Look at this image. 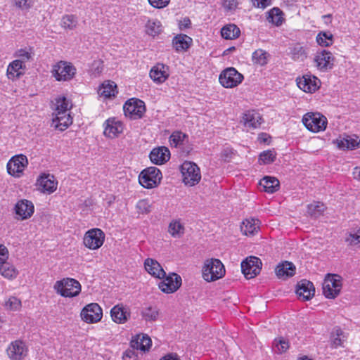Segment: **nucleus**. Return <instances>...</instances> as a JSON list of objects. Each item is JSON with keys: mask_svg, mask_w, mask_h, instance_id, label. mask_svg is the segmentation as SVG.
Returning a JSON list of instances; mask_svg holds the SVG:
<instances>
[{"mask_svg": "<svg viewBox=\"0 0 360 360\" xmlns=\"http://www.w3.org/2000/svg\"><path fill=\"white\" fill-rule=\"evenodd\" d=\"M225 268L222 262L219 259H207L202 267V277L207 281H214L225 275Z\"/></svg>", "mask_w": 360, "mask_h": 360, "instance_id": "f257e3e1", "label": "nucleus"}, {"mask_svg": "<svg viewBox=\"0 0 360 360\" xmlns=\"http://www.w3.org/2000/svg\"><path fill=\"white\" fill-rule=\"evenodd\" d=\"M53 288L57 293L65 297H75L81 291L80 283L77 280L70 278L56 281Z\"/></svg>", "mask_w": 360, "mask_h": 360, "instance_id": "f03ea898", "label": "nucleus"}, {"mask_svg": "<svg viewBox=\"0 0 360 360\" xmlns=\"http://www.w3.org/2000/svg\"><path fill=\"white\" fill-rule=\"evenodd\" d=\"M306 128L312 132L324 131L327 126V119L319 112H309L306 113L302 120Z\"/></svg>", "mask_w": 360, "mask_h": 360, "instance_id": "7ed1b4c3", "label": "nucleus"}, {"mask_svg": "<svg viewBox=\"0 0 360 360\" xmlns=\"http://www.w3.org/2000/svg\"><path fill=\"white\" fill-rule=\"evenodd\" d=\"M183 182L189 186L199 183L201 179L200 168L194 162L185 161L181 166Z\"/></svg>", "mask_w": 360, "mask_h": 360, "instance_id": "20e7f679", "label": "nucleus"}, {"mask_svg": "<svg viewBox=\"0 0 360 360\" xmlns=\"http://www.w3.org/2000/svg\"><path fill=\"white\" fill-rule=\"evenodd\" d=\"M162 173L155 167H150L143 169L139 176V184L146 188H153L160 184Z\"/></svg>", "mask_w": 360, "mask_h": 360, "instance_id": "39448f33", "label": "nucleus"}, {"mask_svg": "<svg viewBox=\"0 0 360 360\" xmlns=\"http://www.w3.org/2000/svg\"><path fill=\"white\" fill-rule=\"evenodd\" d=\"M53 76L57 81H70L76 74V68L69 62L60 60L53 67Z\"/></svg>", "mask_w": 360, "mask_h": 360, "instance_id": "423d86ee", "label": "nucleus"}, {"mask_svg": "<svg viewBox=\"0 0 360 360\" xmlns=\"http://www.w3.org/2000/svg\"><path fill=\"white\" fill-rule=\"evenodd\" d=\"M341 277L338 275L328 274L323 283V293L326 298L333 299L340 292Z\"/></svg>", "mask_w": 360, "mask_h": 360, "instance_id": "0eeeda50", "label": "nucleus"}, {"mask_svg": "<svg viewBox=\"0 0 360 360\" xmlns=\"http://www.w3.org/2000/svg\"><path fill=\"white\" fill-rule=\"evenodd\" d=\"M124 115L133 120L140 119L146 112L143 101L138 98H130L124 105Z\"/></svg>", "mask_w": 360, "mask_h": 360, "instance_id": "6e6552de", "label": "nucleus"}, {"mask_svg": "<svg viewBox=\"0 0 360 360\" xmlns=\"http://www.w3.org/2000/svg\"><path fill=\"white\" fill-rule=\"evenodd\" d=\"M243 76L234 68H228L223 70L219 77L220 84L225 88H233L242 82Z\"/></svg>", "mask_w": 360, "mask_h": 360, "instance_id": "1a4fd4ad", "label": "nucleus"}, {"mask_svg": "<svg viewBox=\"0 0 360 360\" xmlns=\"http://www.w3.org/2000/svg\"><path fill=\"white\" fill-rule=\"evenodd\" d=\"M105 240V233L98 228L87 231L84 236L83 243L90 250H97L102 246Z\"/></svg>", "mask_w": 360, "mask_h": 360, "instance_id": "9d476101", "label": "nucleus"}, {"mask_svg": "<svg viewBox=\"0 0 360 360\" xmlns=\"http://www.w3.org/2000/svg\"><path fill=\"white\" fill-rule=\"evenodd\" d=\"M27 165L28 160L25 155H15L7 163L8 173L13 176L20 177Z\"/></svg>", "mask_w": 360, "mask_h": 360, "instance_id": "9b49d317", "label": "nucleus"}, {"mask_svg": "<svg viewBox=\"0 0 360 360\" xmlns=\"http://www.w3.org/2000/svg\"><path fill=\"white\" fill-rule=\"evenodd\" d=\"M261 260L256 257L250 256L241 262V270L247 279H250L259 274Z\"/></svg>", "mask_w": 360, "mask_h": 360, "instance_id": "f8f14e48", "label": "nucleus"}, {"mask_svg": "<svg viewBox=\"0 0 360 360\" xmlns=\"http://www.w3.org/2000/svg\"><path fill=\"white\" fill-rule=\"evenodd\" d=\"M158 284L159 288L165 293H172L176 291L181 285V278L176 273H171L165 278Z\"/></svg>", "mask_w": 360, "mask_h": 360, "instance_id": "ddd939ff", "label": "nucleus"}, {"mask_svg": "<svg viewBox=\"0 0 360 360\" xmlns=\"http://www.w3.org/2000/svg\"><path fill=\"white\" fill-rule=\"evenodd\" d=\"M102 316V309L97 303L87 304L81 311L82 319L89 323L98 322Z\"/></svg>", "mask_w": 360, "mask_h": 360, "instance_id": "4468645a", "label": "nucleus"}, {"mask_svg": "<svg viewBox=\"0 0 360 360\" xmlns=\"http://www.w3.org/2000/svg\"><path fill=\"white\" fill-rule=\"evenodd\" d=\"M334 57L333 54L326 50L317 52L314 61L316 67L321 71L326 72L332 69L334 65Z\"/></svg>", "mask_w": 360, "mask_h": 360, "instance_id": "2eb2a0df", "label": "nucleus"}, {"mask_svg": "<svg viewBox=\"0 0 360 360\" xmlns=\"http://www.w3.org/2000/svg\"><path fill=\"white\" fill-rule=\"evenodd\" d=\"M320 79L315 76L304 75L297 79V86L304 92L313 93L320 86Z\"/></svg>", "mask_w": 360, "mask_h": 360, "instance_id": "dca6fc26", "label": "nucleus"}, {"mask_svg": "<svg viewBox=\"0 0 360 360\" xmlns=\"http://www.w3.org/2000/svg\"><path fill=\"white\" fill-rule=\"evenodd\" d=\"M15 212L18 219L25 220L30 218L34 211L33 203L28 200H20L15 205Z\"/></svg>", "mask_w": 360, "mask_h": 360, "instance_id": "f3484780", "label": "nucleus"}, {"mask_svg": "<svg viewBox=\"0 0 360 360\" xmlns=\"http://www.w3.org/2000/svg\"><path fill=\"white\" fill-rule=\"evenodd\" d=\"M27 352L25 344L21 340L12 342L7 349V354L12 360H21L24 359Z\"/></svg>", "mask_w": 360, "mask_h": 360, "instance_id": "a211bd4d", "label": "nucleus"}, {"mask_svg": "<svg viewBox=\"0 0 360 360\" xmlns=\"http://www.w3.org/2000/svg\"><path fill=\"white\" fill-rule=\"evenodd\" d=\"M296 293L299 298L303 300H310L315 293V288L312 282L307 280H302L297 284Z\"/></svg>", "mask_w": 360, "mask_h": 360, "instance_id": "6ab92c4d", "label": "nucleus"}, {"mask_svg": "<svg viewBox=\"0 0 360 360\" xmlns=\"http://www.w3.org/2000/svg\"><path fill=\"white\" fill-rule=\"evenodd\" d=\"M123 131L122 124L115 117L108 119L104 123L103 134L108 138H115Z\"/></svg>", "mask_w": 360, "mask_h": 360, "instance_id": "aec40b11", "label": "nucleus"}, {"mask_svg": "<svg viewBox=\"0 0 360 360\" xmlns=\"http://www.w3.org/2000/svg\"><path fill=\"white\" fill-rule=\"evenodd\" d=\"M336 143L340 149L354 150L360 147V139L356 135L345 134L337 139Z\"/></svg>", "mask_w": 360, "mask_h": 360, "instance_id": "412c9836", "label": "nucleus"}, {"mask_svg": "<svg viewBox=\"0 0 360 360\" xmlns=\"http://www.w3.org/2000/svg\"><path fill=\"white\" fill-rule=\"evenodd\" d=\"M37 184L44 193H52L57 188V182L55 181L54 176L49 174H44L40 176L37 179Z\"/></svg>", "mask_w": 360, "mask_h": 360, "instance_id": "4be33fe9", "label": "nucleus"}, {"mask_svg": "<svg viewBox=\"0 0 360 360\" xmlns=\"http://www.w3.org/2000/svg\"><path fill=\"white\" fill-rule=\"evenodd\" d=\"M149 157L153 163L162 165L169 160L170 152L166 147H158L152 150Z\"/></svg>", "mask_w": 360, "mask_h": 360, "instance_id": "5701e85b", "label": "nucleus"}, {"mask_svg": "<svg viewBox=\"0 0 360 360\" xmlns=\"http://www.w3.org/2000/svg\"><path fill=\"white\" fill-rule=\"evenodd\" d=\"M168 69L167 65L158 63L150 70V77L155 82L162 84L169 77Z\"/></svg>", "mask_w": 360, "mask_h": 360, "instance_id": "b1692460", "label": "nucleus"}, {"mask_svg": "<svg viewBox=\"0 0 360 360\" xmlns=\"http://www.w3.org/2000/svg\"><path fill=\"white\" fill-rule=\"evenodd\" d=\"M144 266L146 271L155 278H165L166 272L160 264L155 259L148 258L144 262Z\"/></svg>", "mask_w": 360, "mask_h": 360, "instance_id": "393cba45", "label": "nucleus"}, {"mask_svg": "<svg viewBox=\"0 0 360 360\" xmlns=\"http://www.w3.org/2000/svg\"><path fill=\"white\" fill-rule=\"evenodd\" d=\"M243 121L246 127L257 129L262 122L261 115L255 110H248L243 114Z\"/></svg>", "mask_w": 360, "mask_h": 360, "instance_id": "a878e982", "label": "nucleus"}, {"mask_svg": "<svg viewBox=\"0 0 360 360\" xmlns=\"http://www.w3.org/2000/svg\"><path fill=\"white\" fill-rule=\"evenodd\" d=\"M110 315L114 322L124 323L128 320L130 313L122 304H117L112 308Z\"/></svg>", "mask_w": 360, "mask_h": 360, "instance_id": "bb28decb", "label": "nucleus"}, {"mask_svg": "<svg viewBox=\"0 0 360 360\" xmlns=\"http://www.w3.org/2000/svg\"><path fill=\"white\" fill-rule=\"evenodd\" d=\"M25 68L24 62L22 60L17 59L11 62L7 68V76L8 79H15L24 74L23 70Z\"/></svg>", "mask_w": 360, "mask_h": 360, "instance_id": "cd10ccee", "label": "nucleus"}, {"mask_svg": "<svg viewBox=\"0 0 360 360\" xmlns=\"http://www.w3.org/2000/svg\"><path fill=\"white\" fill-rule=\"evenodd\" d=\"M275 271L279 278L287 279L295 275V266L292 262L285 261L277 265Z\"/></svg>", "mask_w": 360, "mask_h": 360, "instance_id": "c85d7f7f", "label": "nucleus"}, {"mask_svg": "<svg viewBox=\"0 0 360 360\" xmlns=\"http://www.w3.org/2000/svg\"><path fill=\"white\" fill-rule=\"evenodd\" d=\"M151 339L147 335H138L130 342L131 347L145 352L148 351L151 346Z\"/></svg>", "mask_w": 360, "mask_h": 360, "instance_id": "c756f323", "label": "nucleus"}, {"mask_svg": "<svg viewBox=\"0 0 360 360\" xmlns=\"http://www.w3.org/2000/svg\"><path fill=\"white\" fill-rule=\"evenodd\" d=\"M55 115V117L53 118L52 125L60 131L65 130L72 123V118L70 113L58 112Z\"/></svg>", "mask_w": 360, "mask_h": 360, "instance_id": "7c9ffc66", "label": "nucleus"}, {"mask_svg": "<svg viewBox=\"0 0 360 360\" xmlns=\"http://www.w3.org/2000/svg\"><path fill=\"white\" fill-rule=\"evenodd\" d=\"M259 185L263 186L264 191L269 193H274L279 188V181L273 176H264L259 182Z\"/></svg>", "mask_w": 360, "mask_h": 360, "instance_id": "2f4dec72", "label": "nucleus"}, {"mask_svg": "<svg viewBox=\"0 0 360 360\" xmlns=\"http://www.w3.org/2000/svg\"><path fill=\"white\" fill-rule=\"evenodd\" d=\"M98 93L105 98L114 97L117 93V85L114 82H105L98 89Z\"/></svg>", "mask_w": 360, "mask_h": 360, "instance_id": "473e14b6", "label": "nucleus"}, {"mask_svg": "<svg viewBox=\"0 0 360 360\" xmlns=\"http://www.w3.org/2000/svg\"><path fill=\"white\" fill-rule=\"evenodd\" d=\"M259 229V220L255 219H246L243 221L240 230L245 236L254 235Z\"/></svg>", "mask_w": 360, "mask_h": 360, "instance_id": "72a5a7b5", "label": "nucleus"}, {"mask_svg": "<svg viewBox=\"0 0 360 360\" xmlns=\"http://www.w3.org/2000/svg\"><path fill=\"white\" fill-rule=\"evenodd\" d=\"M192 42V39L186 34H179L173 39V46L176 51H182L187 50Z\"/></svg>", "mask_w": 360, "mask_h": 360, "instance_id": "f704fd0d", "label": "nucleus"}, {"mask_svg": "<svg viewBox=\"0 0 360 360\" xmlns=\"http://www.w3.org/2000/svg\"><path fill=\"white\" fill-rule=\"evenodd\" d=\"M188 142V136L181 131H174L169 136V143L175 148L184 146Z\"/></svg>", "mask_w": 360, "mask_h": 360, "instance_id": "c9c22d12", "label": "nucleus"}, {"mask_svg": "<svg viewBox=\"0 0 360 360\" xmlns=\"http://www.w3.org/2000/svg\"><path fill=\"white\" fill-rule=\"evenodd\" d=\"M146 32L149 36L155 37L162 32V23L157 19H149L145 26Z\"/></svg>", "mask_w": 360, "mask_h": 360, "instance_id": "e433bc0d", "label": "nucleus"}, {"mask_svg": "<svg viewBox=\"0 0 360 360\" xmlns=\"http://www.w3.org/2000/svg\"><path fill=\"white\" fill-rule=\"evenodd\" d=\"M345 340V336L342 330L340 327H335L333 328L330 334V344L333 348L342 346L343 342Z\"/></svg>", "mask_w": 360, "mask_h": 360, "instance_id": "4c0bfd02", "label": "nucleus"}, {"mask_svg": "<svg viewBox=\"0 0 360 360\" xmlns=\"http://www.w3.org/2000/svg\"><path fill=\"white\" fill-rule=\"evenodd\" d=\"M240 33V29L233 24L227 25L221 30V37L226 39H236L239 36Z\"/></svg>", "mask_w": 360, "mask_h": 360, "instance_id": "58836bf2", "label": "nucleus"}, {"mask_svg": "<svg viewBox=\"0 0 360 360\" xmlns=\"http://www.w3.org/2000/svg\"><path fill=\"white\" fill-rule=\"evenodd\" d=\"M0 274L6 278L13 279L18 275L15 268L6 261L0 264Z\"/></svg>", "mask_w": 360, "mask_h": 360, "instance_id": "ea45409f", "label": "nucleus"}, {"mask_svg": "<svg viewBox=\"0 0 360 360\" xmlns=\"http://www.w3.org/2000/svg\"><path fill=\"white\" fill-rule=\"evenodd\" d=\"M70 103L65 96L56 98L55 115L58 114V112H62L63 114L70 113Z\"/></svg>", "mask_w": 360, "mask_h": 360, "instance_id": "a19ab883", "label": "nucleus"}, {"mask_svg": "<svg viewBox=\"0 0 360 360\" xmlns=\"http://www.w3.org/2000/svg\"><path fill=\"white\" fill-rule=\"evenodd\" d=\"M325 210L326 206L320 202H314L307 206V213L313 218L322 215Z\"/></svg>", "mask_w": 360, "mask_h": 360, "instance_id": "79ce46f5", "label": "nucleus"}, {"mask_svg": "<svg viewBox=\"0 0 360 360\" xmlns=\"http://www.w3.org/2000/svg\"><path fill=\"white\" fill-rule=\"evenodd\" d=\"M141 314L146 321H155L159 316V310L156 307L149 306L143 309Z\"/></svg>", "mask_w": 360, "mask_h": 360, "instance_id": "37998d69", "label": "nucleus"}, {"mask_svg": "<svg viewBox=\"0 0 360 360\" xmlns=\"http://www.w3.org/2000/svg\"><path fill=\"white\" fill-rule=\"evenodd\" d=\"M290 54L294 60H303L307 57L304 48L299 44L290 47Z\"/></svg>", "mask_w": 360, "mask_h": 360, "instance_id": "c03bdc74", "label": "nucleus"}, {"mask_svg": "<svg viewBox=\"0 0 360 360\" xmlns=\"http://www.w3.org/2000/svg\"><path fill=\"white\" fill-rule=\"evenodd\" d=\"M268 20L273 24L278 26L283 22V12L277 7H274L269 12Z\"/></svg>", "mask_w": 360, "mask_h": 360, "instance_id": "a18cd8bd", "label": "nucleus"}, {"mask_svg": "<svg viewBox=\"0 0 360 360\" xmlns=\"http://www.w3.org/2000/svg\"><path fill=\"white\" fill-rule=\"evenodd\" d=\"M276 158V153L273 150H264L260 153L259 162L260 164L268 165L274 162Z\"/></svg>", "mask_w": 360, "mask_h": 360, "instance_id": "49530a36", "label": "nucleus"}, {"mask_svg": "<svg viewBox=\"0 0 360 360\" xmlns=\"http://www.w3.org/2000/svg\"><path fill=\"white\" fill-rule=\"evenodd\" d=\"M77 18L74 15H65L61 20V25L65 29L73 30L77 25Z\"/></svg>", "mask_w": 360, "mask_h": 360, "instance_id": "de8ad7c7", "label": "nucleus"}, {"mask_svg": "<svg viewBox=\"0 0 360 360\" xmlns=\"http://www.w3.org/2000/svg\"><path fill=\"white\" fill-rule=\"evenodd\" d=\"M184 228L179 221H172L169 225V232L174 237H181L184 234Z\"/></svg>", "mask_w": 360, "mask_h": 360, "instance_id": "09e8293b", "label": "nucleus"}, {"mask_svg": "<svg viewBox=\"0 0 360 360\" xmlns=\"http://www.w3.org/2000/svg\"><path fill=\"white\" fill-rule=\"evenodd\" d=\"M267 53L262 49L256 50L252 53V62L260 65H264L267 63Z\"/></svg>", "mask_w": 360, "mask_h": 360, "instance_id": "8fccbe9b", "label": "nucleus"}, {"mask_svg": "<svg viewBox=\"0 0 360 360\" xmlns=\"http://www.w3.org/2000/svg\"><path fill=\"white\" fill-rule=\"evenodd\" d=\"M316 41L321 46H328L333 43V35L330 33L320 32L316 37Z\"/></svg>", "mask_w": 360, "mask_h": 360, "instance_id": "3c124183", "label": "nucleus"}, {"mask_svg": "<svg viewBox=\"0 0 360 360\" xmlns=\"http://www.w3.org/2000/svg\"><path fill=\"white\" fill-rule=\"evenodd\" d=\"M274 345L279 353H283L287 351L289 347L288 342L283 338L275 339Z\"/></svg>", "mask_w": 360, "mask_h": 360, "instance_id": "603ef678", "label": "nucleus"}, {"mask_svg": "<svg viewBox=\"0 0 360 360\" xmlns=\"http://www.w3.org/2000/svg\"><path fill=\"white\" fill-rule=\"evenodd\" d=\"M7 309L16 311L21 307V301L16 297H11L5 303Z\"/></svg>", "mask_w": 360, "mask_h": 360, "instance_id": "864d4df0", "label": "nucleus"}, {"mask_svg": "<svg viewBox=\"0 0 360 360\" xmlns=\"http://www.w3.org/2000/svg\"><path fill=\"white\" fill-rule=\"evenodd\" d=\"M345 241L350 245H356L360 243V228L354 233H349L346 237Z\"/></svg>", "mask_w": 360, "mask_h": 360, "instance_id": "5fc2aeb1", "label": "nucleus"}, {"mask_svg": "<svg viewBox=\"0 0 360 360\" xmlns=\"http://www.w3.org/2000/svg\"><path fill=\"white\" fill-rule=\"evenodd\" d=\"M136 208L141 214H147L150 212V205L149 201L146 199L139 200L136 204Z\"/></svg>", "mask_w": 360, "mask_h": 360, "instance_id": "6e6d98bb", "label": "nucleus"}, {"mask_svg": "<svg viewBox=\"0 0 360 360\" xmlns=\"http://www.w3.org/2000/svg\"><path fill=\"white\" fill-rule=\"evenodd\" d=\"M133 347L127 349L122 356L123 360H139L138 353Z\"/></svg>", "mask_w": 360, "mask_h": 360, "instance_id": "4d7b16f0", "label": "nucleus"}, {"mask_svg": "<svg viewBox=\"0 0 360 360\" xmlns=\"http://www.w3.org/2000/svg\"><path fill=\"white\" fill-rule=\"evenodd\" d=\"M15 6L22 10H27L32 6V0H13Z\"/></svg>", "mask_w": 360, "mask_h": 360, "instance_id": "13d9d810", "label": "nucleus"}, {"mask_svg": "<svg viewBox=\"0 0 360 360\" xmlns=\"http://www.w3.org/2000/svg\"><path fill=\"white\" fill-rule=\"evenodd\" d=\"M170 0H148V2L151 6L155 8H163L166 7Z\"/></svg>", "mask_w": 360, "mask_h": 360, "instance_id": "bf43d9fd", "label": "nucleus"}, {"mask_svg": "<svg viewBox=\"0 0 360 360\" xmlns=\"http://www.w3.org/2000/svg\"><path fill=\"white\" fill-rule=\"evenodd\" d=\"M223 7L227 11H233L237 8L238 2L236 0H224Z\"/></svg>", "mask_w": 360, "mask_h": 360, "instance_id": "052dcab7", "label": "nucleus"}, {"mask_svg": "<svg viewBox=\"0 0 360 360\" xmlns=\"http://www.w3.org/2000/svg\"><path fill=\"white\" fill-rule=\"evenodd\" d=\"M255 7L265 8L271 4V0H251Z\"/></svg>", "mask_w": 360, "mask_h": 360, "instance_id": "680f3d73", "label": "nucleus"}, {"mask_svg": "<svg viewBox=\"0 0 360 360\" xmlns=\"http://www.w3.org/2000/svg\"><path fill=\"white\" fill-rule=\"evenodd\" d=\"M191 21L188 18H184L179 22V26L180 30L187 29L191 27Z\"/></svg>", "mask_w": 360, "mask_h": 360, "instance_id": "e2e57ef3", "label": "nucleus"}, {"mask_svg": "<svg viewBox=\"0 0 360 360\" xmlns=\"http://www.w3.org/2000/svg\"><path fill=\"white\" fill-rule=\"evenodd\" d=\"M17 56L23 60H28L30 58V53L24 49L19 50Z\"/></svg>", "mask_w": 360, "mask_h": 360, "instance_id": "0e129e2a", "label": "nucleus"}, {"mask_svg": "<svg viewBox=\"0 0 360 360\" xmlns=\"http://www.w3.org/2000/svg\"><path fill=\"white\" fill-rule=\"evenodd\" d=\"M160 360H180V359L176 354H169L165 356Z\"/></svg>", "mask_w": 360, "mask_h": 360, "instance_id": "69168bd1", "label": "nucleus"}, {"mask_svg": "<svg viewBox=\"0 0 360 360\" xmlns=\"http://www.w3.org/2000/svg\"><path fill=\"white\" fill-rule=\"evenodd\" d=\"M354 179L360 181V167H356L352 172Z\"/></svg>", "mask_w": 360, "mask_h": 360, "instance_id": "338daca9", "label": "nucleus"}, {"mask_svg": "<svg viewBox=\"0 0 360 360\" xmlns=\"http://www.w3.org/2000/svg\"><path fill=\"white\" fill-rule=\"evenodd\" d=\"M269 139V136L264 133H262L259 136V140L261 143H266Z\"/></svg>", "mask_w": 360, "mask_h": 360, "instance_id": "774afa93", "label": "nucleus"}]
</instances>
